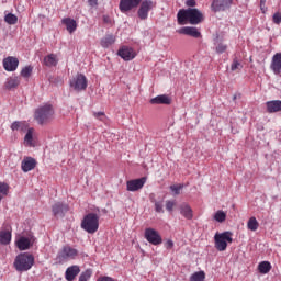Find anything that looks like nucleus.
Returning <instances> with one entry per match:
<instances>
[{
	"label": "nucleus",
	"instance_id": "39",
	"mask_svg": "<svg viewBox=\"0 0 281 281\" xmlns=\"http://www.w3.org/2000/svg\"><path fill=\"white\" fill-rule=\"evenodd\" d=\"M182 188H183V184H173L169 187V190H171L173 196H179V194H181Z\"/></svg>",
	"mask_w": 281,
	"mask_h": 281
},
{
	"label": "nucleus",
	"instance_id": "6",
	"mask_svg": "<svg viewBox=\"0 0 281 281\" xmlns=\"http://www.w3.org/2000/svg\"><path fill=\"white\" fill-rule=\"evenodd\" d=\"M78 256V250L71 248V246H64L63 249L57 255V260L59 262H67V260H74Z\"/></svg>",
	"mask_w": 281,
	"mask_h": 281
},
{
	"label": "nucleus",
	"instance_id": "36",
	"mask_svg": "<svg viewBox=\"0 0 281 281\" xmlns=\"http://www.w3.org/2000/svg\"><path fill=\"white\" fill-rule=\"evenodd\" d=\"M205 280V272L198 271L190 277V281H204Z\"/></svg>",
	"mask_w": 281,
	"mask_h": 281
},
{
	"label": "nucleus",
	"instance_id": "10",
	"mask_svg": "<svg viewBox=\"0 0 281 281\" xmlns=\"http://www.w3.org/2000/svg\"><path fill=\"white\" fill-rule=\"evenodd\" d=\"M142 0H120L119 9L123 14L126 12H131V10H135V8H139Z\"/></svg>",
	"mask_w": 281,
	"mask_h": 281
},
{
	"label": "nucleus",
	"instance_id": "25",
	"mask_svg": "<svg viewBox=\"0 0 281 281\" xmlns=\"http://www.w3.org/2000/svg\"><path fill=\"white\" fill-rule=\"evenodd\" d=\"M27 122L25 121H14L12 124H11V131H22V132H25L27 131Z\"/></svg>",
	"mask_w": 281,
	"mask_h": 281
},
{
	"label": "nucleus",
	"instance_id": "19",
	"mask_svg": "<svg viewBox=\"0 0 281 281\" xmlns=\"http://www.w3.org/2000/svg\"><path fill=\"white\" fill-rule=\"evenodd\" d=\"M21 168L23 172H30L36 168V159L26 157L22 160Z\"/></svg>",
	"mask_w": 281,
	"mask_h": 281
},
{
	"label": "nucleus",
	"instance_id": "48",
	"mask_svg": "<svg viewBox=\"0 0 281 281\" xmlns=\"http://www.w3.org/2000/svg\"><path fill=\"white\" fill-rule=\"evenodd\" d=\"M186 4L189 8H194V5H196V0H187Z\"/></svg>",
	"mask_w": 281,
	"mask_h": 281
},
{
	"label": "nucleus",
	"instance_id": "41",
	"mask_svg": "<svg viewBox=\"0 0 281 281\" xmlns=\"http://www.w3.org/2000/svg\"><path fill=\"white\" fill-rule=\"evenodd\" d=\"M155 212L158 214H164V202L162 201H155Z\"/></svg>",
	"mask_w": 281,
	"mask_h": 281
},
{
	"label": "nucleus",
	"instance_id": "2",
	"mask_svg": "<svg viewBox=\"0 0 281 281\" xmlns=\"http://www.w3.org/2000/svg\"><path fill=\"white\" fill-rule=\"evenodd\" d=\"M55 111L54 106L49 103L38 106L34 113V120L41 126L49 124L54 120Z\"/></svg>",
	"mask_w": 281,
	"mask_h": 281
},
{
	"label": "nucleus",
	"instance_id": "15",
	"mask_svg": "<svg viewBox=\"0 0 281 281\" xmlns=\"http://www.w3.org/2000/svg\"><path fill=\"white\" fill-rule=\"evenodd\" d=\"M178 34H184L186 36H192L193 38H201V31L194 26H183L178 30Z\"/></svg>",
	"mask_w": 281,
	"mask_h": 281
},
{
	"label": "nucleus",
	"instance_id": "29",
	"mask_svg": "<svg viewBox=\"0 0 281 281\" xmlns=\"http://www.w3.org/2000/svg\"><path fill=\"white\" fill-rule=\"evenodd\" d=\"M113 43H115V36H113V35H105L101 40V46L104 47L105 49L111 47V45H113Z\"/></svg>",
	"mask_w": 281,
	"mask_h": 281
},
{
	"label": "nucleus",
	"instance_id": "49",
	"mask_svg": "<svg viewBox=\"0 0 281 281\" xmlns=\"http://www.w3.org/2000/svg\"><path fill=\"white\" fill-rule=\"evenodd\" d=\"M88 3L91 8L98 7V0H88Z\"/></svg>",
	"mask_w": 281,
	"mask_h": 281
},
{
	"label": "nucleus",
	"instance_id": "46",
	"mask_svg": "<svg viewBox=\"0 0 281 281\" xmlns=\"http://www.w3.org/2000/svg\"><path fill=\"white\" fill-rule=\"evenodd\" d=\"M165 247H166V249H172V247H175V241H172V239H168L165 243Z\"/></svg>",
	"mask_w": 281,
	"mask_h": 281
},
{
	"label": "nucleus",
	"instance_id": "12",
	"mask_svg": "<svg viewBox=\"0 0 281 281\" xmlns=\"http://www.w3.org/2000/svg\"><path fill=\"white\" fill-rule=\"evenodd\" d=\"M52 212L55 218H64L65 214L69 212V204L57 202L52 206Z\"/></svg>",
	"mask_w": 281,
	"mask_h": 281
},
{
	"label": "nucleus",
	"instance_id": "24",
	"mask_svg": "<svg viewBox=\"0 0 281 281\" xmlns=\"http://www.w3.org/2000/svg\"><path fill=\"white\" fill-rule=\"evenodd\" d=\"M180 214L187 218V221H192L193 214H192V207H190L188 204L183 203L180 205Z\"/></svg>",
	"mask_w": 281,
	"mask_h": 281
},
{
	"label": "nucleus",
	"instance_id": "3",
	"mask_svg": "<svg viewBox=\"0 0 281 281\" xmlns=\"http://www.w3.org/2000/svg\"><path fill=\"white\" fill-rule=\"evenodd\" d=\"M13 267L16 271H20V273H23L24 271H30L32 267H34V256L30 252H22L15 257Z\"/></svg>",
	"mask_w": 281,
	"mask_h": 281
},
{
	"label": "nucleus",
	"instance_id": "31",
	"mask_svg": "<svg viewBox=\"0 0 281 281\" xmlns=\"http://www.w3.org/2000/svg\"><path fill=\"white\" fill-rule=\"evenodd\" d=\"M214 221H216V223H225L226 218H227V213H225L223 210H218L214 216H213Z\"/></svg>",
	"mask_w": 281,
	"mask_h": 281
},
{
	"label": "nucleus",
	"instance_id": "4",
	"mask_svg": "<svg viewBox=\"0 0 281 281\" xmlns=\"http://www.w3.org/2000/svg\"><path fill=\"white\" fill-rule=\"evenodd\" d=\"M100 228V216L95 213H88L81 221V229L88 234H95Z\"/></svg>",
	"mask_w": 281,
	"mask_h": 281
},
{
	"label": "nucleus",
	"instance_id": "9",
	"mask_svg": "<svg viewBox=\"0 0 281 281\" xmlns=\"http://www.w3.org/2000/svg\"><path fill=\"white\" fill-rule=\"evenodd\" d=\"M144 238L147 240V243L155 246L161 245V243H164L161 234H159L157 229L150 227L145 229Z\"/></svg>",
	"mask_w": 281,
	"mask_h": 281
},
{
	"label": "nucleus",
	"instance_id": "23",
	"mask_svg": "<svg viewBox=\"0 0 281 281\" xmlns=\"http://www.w3.org/2000/svg\"><path fill=\"white\" fill-rule=\"evenodd\" d=\"M61 23L64 25H66V30H67V32H69V34H74V31L77 30V27H78V23L76 22V20H74L71 18L63 19Z\"/></svg>",
	"mask_w": 281,
	"mask_h": 281
},
{
	"label": "nucleus",
	"instance_id": "21",
	"mask_svg": "<svg viewBox=\"0 0 281 281\" xmlns=\"http://www.w3.org/2000/svg\"><path fill=\"white\" fill-rule=\"evenodd\" d=\"M266 108H267L268 113H280L281 101L280 100L267 101Z\"/></svg>",
	"mask_w": 281,
	"mask_h": 281
},
{
	"label": "nucleus",
	"instance_id": "22",
	"mask_svg": "<svg viewBox=\"0 0 281 281\" xmlns=\"http://www.w3.org/2000/svg\"><path fill=\"white\" fill-rule=\"evenodd\" d=\"M150 104H172V99L168 94H159L150 99Z\"/></svg>",
	"mask_w": 281,
	"mask_h": 281
},
{
	"label": "nucleus",
	"instance_id": "26",
	"mask_svg": "<svg viewBox=\"0 0 281 281\" xmlns=\"http://www.w3.org/2000/svg\"><path fill=\"white\" fill-rule=\"evenodd\" d=\"M44 64L46 67H56L58 65V57L56 54H49L44 58Z\"/></svg>",
	"mask_w": 281,
	"mask_h": 281
},
{
	"label": "nucleus",
	"instance_id": "51",
	"mask_svg": "<svg viewBox=\"0 0 281 281\" xmlns=\"http://www.w3.org/2000/svg\"><path fill=\"white\" fill-rule=\"evenodd\" d=\"M233 100H236V95H234Z\"/></svg>",
	"mask_w": 281,
	"mask_h": 281
},
{
	"label": "nucleus",
	"instance_id": "42",
	"mask_svg": "<svg viewBox=\"0 0 281 281\" xmlns=\"http://www.w3.org/2000/svg\"><path fill=\"white\" fill-rule=\"evenodd\" d=\"M215 52L217 54H225V52H227V45L223 44V43H220L216 48H215Z\"/></svg>",
	"mask_w": 281,
	"mask_h": 281
},
{
	"label": "nucleus",
	"instance_id": "11",
	"mask_svg": "<svg viewBox=\"0 0 281 281\" xmlns=\"http://www.w3.org/2000/svg\"><path fill=\"white\" fill-rule=\"evenodd\" d=\"M146 177H142L138 179H133L126 182V190L127 192H137L138 190H142L144 186H146Z\"/></svg>",
	"mask_w": 281,
	"mask_h": 281
},
{
	"label": "nucleus",
	"instance_id": "45",
	"mask_svg": "<svg viewBox=\"0 0 281 281\" xmlns=\"http://www.w3.org/2000/svg\"><path fill=\"white\" fill-rule=\"evenodd\" d=\"M267 0H260V10L262 14H266L267 12V7H266Z\"/></svg>",
	"mask_w": 281,
	"mask_h": 281
},
{
	"label": "nucleus",
	"instance_id": "35",
	"mask_svg": "<svg viewBox=\"0 0 281 281\" xmlns=\"http://www.w3.org/2000/svg\"><path fill=\"white\" fill-rule=\"evenodd\" d=\"M258 227H259L258 220H256V217H250L247 223V228L250 229V232H256Z\"/></svg>",
	"mask_w": 281,
	"mask_h": 281
},
{
	"label": "nucleus",
	"instance_id": "44",
	"mask_svg": "<svg viewBox=\"0 0 281 281\" xmlns=\"http://www.w3.org/2000/svg\"><path fill=\"white\" fill-rule=\"evenodd\" d=\"M166 210L167 212H172V210H175V201L168 200L166 202Z\"/></svg>",
	"mask_w": 281,
	"mask_h": 281
},
{
	"label": "nucleus",
	"instance_id": "14",
	"mask_svg": "<svg viewBox=\"0 0 281 281\" xmlns=\"http://www.w3.org/2000/svg\"><path fill=\"white\" fill-rule=\"evenodd\" d=\"M233 0H213L211 8L213 12H225L232 7Z\"/></svg>",
	"mask_w": 281,
	"mask_h": 281
},
{
	"label": "nucleus",
	"instance_id": "1",
	"mask_svg": "<svg viewBox=\"0 0 281 281\" xmlns=\"http://www.w3.org/2000/svg\"><path fill=\"white\" fill-rule=\"evenodd\" d=\"M179 25H183L186 21H189L191 25H199L203 23V13L199 9H181L177 14Z\"/></svg>",
	"mask_w": 281,
	"mask_h": 281
},
{
	"label": "nucleus",
	"instance_id": "17",
	"mask_svg": "<svg viewBox=\"0 0 281 281\" xmlns=\"http://www.w3.org/2000/svg\"><path fill=\"white\" fill-rule=\"evenodd\" d=\"M117 54L121 58H123V60H126V61L133 60V58H135L136 56L135 50H133V48L127 46L121 47Z\"/></svg>",
	"mask_w": 281,
	"mask_h": 281
},
{
	"label": "nucleus",
	"instance_id": "32",
	"mask_svg": "<svg viewBox=\"0 0 281 281\" xmlns=\"http://www.w3.org/2000/svg\"><path fill=\"white\" fill-rule=\"evenodd\" d=\"M259 273H269L271 271V262L269 261H261L258 266Z\"/></svg>",
	"mask_w": 281,
	"mask_h": 281
},
{
	"label": "nucleus",
	"instance_id": "50",
	"mask_svg": "<svg viewBox=\"0 0 281 281\" xmlns=\"http://www.w3.org/2000/svg\"><path fill=\"white\" fill-rule=\"evenodd\" d=\"M103 21H104V23H109V16L104 15Z\"/></svg>",
	"mask_w": 281,
	"mask_h": 281
},
{
	"label": "nucleus",
	"instance_id": "13",
	"mask_svg": "<svg viewBox=\"0 0 281 281\" xmlns=\"http://www.w3.org/2000/svg\"><path fill=\"white\" fill-rule=\"evenodd\" d=\"M34 245V237L22 236L15 240V246L20 251H27Z\"/></svg>",
	"mask_w": 281,
	"mask_h": 281
},
{
	"label": "nucleus",
	"instance_id": "5",
	"mask_svg": "<svg viewBox=\"0 0 281 281\" xmlns=\"http://www.w3.org/2000/svg\"><path fill=\"white\" fill-rule=\"evenodd\" d=\"M214 240L215 249H217V251H225V249H227V243H234V239L232 238V232H224L221 234L216 233Z\"/></svg>",
	"mask_w": 281,
	"mask_h": 281
},
{
	"label": "nucleus",
	"instance_id": "8",
	"mask_svg": "<svg viewBox=\"0 0 281 281\" xmlns=\"http://www.w3.org/2000/svg\"><path fill=\"white\" fill-rule=\"evenodd\" d=\"M156 3L153 0H143L139 3V8L137 11V16L140 21H146L148 19V12L155 8Z\"/></svg>",
	"mask_w": 281,
	"mask_h": 281
},
{
	"label": "nucleus",
	"instance_id": "33",
	"mask_svg": "<svg viewBox=\"0 0 281 281\" xmlns=\"http://www.w3.org/2000/svg\"><path fill=\"white\" fill-rule=\"evenodd\" d=\"M4 21L5 23H8L9 25H16V23H19V18L13 14V13H8L5 16H4Z\"/></svg>",
	"mask_w": 281,
	"mask_h": 281
},
{
	"label": "nucleus",
	"instance_id": "38",
	"mask_svg": "<svg viewBox=\"0 0 281 281\" xmlns=\"http://www.w3.org/2000/svg\"><path fill=\"white\" fill-rule=\"evenodd\" d=\"M240 69H243V64L240 63V60H238L237 57H235L233 59L232 65H231V70H233V71H240Z\"/></svg>",
	"mask_w": 281,
	"mask_h": 281
},
{
	"label": "nucleus",
	"instance_id": "20",
	"mask_svg": "<svg viewBox=\"0 0 281 281\" xmlns=\"http://www.w3.org/2000/svg\"><path fill=\"white\" fill-rule=\"evenodd\" d=\"M80 273V266H70L66 269L65 278L67 281H75L76 277Z\"/></svg>",
	"mask_w": 281,
	"mask_h": 281
},
{
	"label": "nucleus",
	"instance_id": "27",
	"mask_svg": "<svg viewBox=\"0 0 281 281\" xmlns=\"http://www.w3.org/2000/svg\"><path fill=\"white\" fill-rule=\"evenodd\" d=\"M12 243V233L8 231L0 232V244L1 245H10Z\"/></svg>",
	"mask_w": 281,
	"mask_h": 281
},
{
	"label": "nucleus",
	"instance_id": "30",
	"mask_svg": "<svg viewBox=\"0 0 281 281\" xmlns=\"http://www.w3.org/2000/svg\"><path fill=\"white\" fill-rule=\"evenodd\" d=\"M21 85V81L19 80V77H11L5 82L7 89H16V87Z\"/></svg>",
	"mask_w": 281,
	"mask_h": 281
},
{
	"label": "nucleus",
	"instance_id": "43",
	"mask_svg": "<svg viewBox=\"0 0 281 281\" xmlns=\"http://www.w3.org/2000/svg\"><path fill=\"white\" fill-rule=\"evenodd\" d=\"M272 22H273L276 25H280V23H281V12H276V13L272 15Z\"/></svg>",
	"mask_w": 281,
	"mask_h": 281
},
{
	"label": "nucleus",
	"instance_id": "34",
	"mask_svg": "<svg viewBox=\"0 0 281 281\" xmlns=\"http://www.w3.org/2000/svg\"><path fill=\"white\" fill-rule=\"evenodd\" d=\"M10 186L5 182H0V202L3 201V196H8Z\"/></svg>",
	"mask_w": 281,
	"mask_h": 281
},
{
	"label": "nucleus",
	"instance_id": "18",
	"mask_svg": "<svg viewBox=\"0 0 281 281\" xmlns=\"http://www.w3.org/2000/svg\"><path fill=\"white\" fill-rule=\"evenodd\" d=\"M270 69L276 74V76L281 74V53H277L272 56Z\"/></svg>",
	"mask_w": 281,
	"mask_h": 281
},
{
	"label": "nucleus",
	"instance_id": "47",
	"mask_svg": "<svg viewBox=\"0 0 281 281\" xmlns=\"http://www.w3.org/2000/svg\"><path fill=\"white\" fill-rule=\"evenodd\" d=\"M93 115H94V117L97 119V120H104V112H94L93 113Z\"/></svg>",
	"mask_w": 281,
	"mask_h": 281
},
{
	"label": "nucleus",
	"instance_id": "16",
	"mask_svg": "<svg viewBox=\"0 0 281 281\" xmlns=\"http://www.w3.org/2000/svg\"><path fill=\"white\" fill-rule=\"evenodd\" d=\"M3 67L5 71H16L19 67V59L16 57L9 56L3 59Z\"/></svg>",
	"mask_w": 281,
	"mask_h": 281
},
{
	"label": "nucleus",
	"instance_id": "37",
	"mask_svg": "<svg viewBox=\"0 0 281 281\" xmlns=\"http://www.w3.org/2000/svg\"><path fill=\"white\" fill-rule=\"evenodd\" d=\"M91 276H93V271H91V269H87L79 276V281H89Z\"/></svg>",
	"mask_w": 281,
	"mask_h": 281
},
{
	"label": "nucleus",
	"instance_id": "40",
	"mask_svg": "<svg viewBox=\"0 0 281 281\" xmlns=\"http://www.w3.org/2000/svg\"><path fill=\"white\" fill-rule=\"evenodd\" d=\"M32 66H26L21 70V77L22 78H30L32 76Z\"/></svg>",
	"mask_w": 281,
	"mask_h": 281
},
{
	"label": "nucleus",
	"instance_id": "7",
	"mask_svg": "<svg viewBox=\"0 0 281 281\" xmlns=\"http://www.w3.org/2000/svg\"><path fill=\"white\" fill-rule=\"evenodd\" d=\"M70 89L74 91H85L87 89V77L82 74H77L69 81Z\"/></svg>",
	"mask_w": 281,
	"mask_h": 281
},
{
	"label": "nucleus",
	"instance_id": "28",
	"mask_svg": "<svg viewBox=\"0 0 281 281\" xmlns=\"http://www.w3.org/2000/svg\"><path fill=\"white\" fill-rule=\"evenodd\" d=\"M34 128H29L24 136V144L26 146H34Z\"/></svg>",
	"mask_w": 281,
	"mask_h": 281
}]
</instances>
